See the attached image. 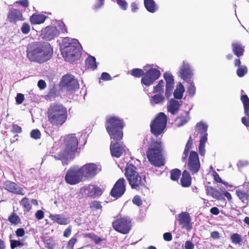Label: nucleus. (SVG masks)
<instances>
[{"label": "nucleus", "instance_id": "59", "mask_svg": "<svg viewBox=\"0 0 249 249\" xmlns=\"http://www.w3.org/2000/svg\"><path fill=\"white\" fill-rule=\"evenodd\" d=\"M195 247L194 244L192 241H187L185 243V249H194Z\"/></svg>", "mask_w": 249, "mask_h": 249}, {"label": "nucleus", "instance_id": "40", "mask_svg": "<svg viewBox=\"0 0 249 249\" xmlns=\"http://www.w3.org/2000/svg\"><path fill=\"white\" fill-rule=\"evenodd\" d=\"M164 84V82L163 80H160L158 84L154 87L153 92L163 95Z\"/></svg>", "mask_w": 249, "mask_h": 249}, {"label": "nucleus", "instance_id": "26", "mask_svg": "<svg viewBox=\"0 0 249 249\" xmlns=\"http://www.w3.org/2000/svg\"><path fill=\"white\" fill-rule=\"evenodd\" d=\"M241 62L240 58H235L234 60L235 67H238L236 70V74L239 77H242L248 72V68L245 65H241Z\"/></svg>", "mask_w": 249, "mask_h": 249}, {"label": "nucleus", "instance_id": "58", "mask_svg": "<svg viewBox=\"0 0 249 249\" xmlns=\"http://www.w3.org/2000/svg\"><path fill=\"white\" fill-rule=\"evenodd\" d=\"M36 217L38 220H41L44 218V212L42 210H38L36 211Z\"/></svg>", "mask_w": 249, "mask_h": 249}, {"label": "nucleus", "instance_id": "29", "mask_svg": "<svg viewBox=\"0 0 249 249\" xmlns=\"http://www.w3.org/2000/svg\"><path fill=\"white\" fill-rule=\"evenodd\" d=\"M192 184V178L190 173L186 170L183 171L180 178V184L183 187H189Z\"/></svg>", "mask_w": 249, "mask_h": 249}, {"label": "nucleus", "instance_id": "43", "mask_svg": "<svg viewBox=\"0 0 249 249\" xmlns=\"http://www.w3.org/2000/svg\"><path fill=\"white\" fill-rule=\"evenodd\" d=\"M187 82L189 84L187 88V91L190 96L193 97L196 93V87L192 80L191 81Z\"/></svg>", "mask_w": 249, "mask_h": 249}, {"label": "nucleus", "instance_id": "10", "mask_svg": "<svg viewBox=\"0 0 249 249\" xmlns=\"http://www.w3.org/2000/svg\"><path fill=\"white\" fill-rule=\"evenodd\" d=\"M207 125L202 123H197L196 124V131L197 136L198 134L201 135L200 137L199 144L198 146V152L201 156H204L205 154V145L207 140L208 134Z\"/></svg>", "mask_w": 249, "mask_h": 249}, {"label": "nucleus", "instance_id": "30", "mask_svg": "<svg viewBox=\"0 0 249 249\" xmlns=\"http://www.w3.org/2000/svg\"><path fill=\"white\" fill-rule=\"evenodd\" d=\"M50 218L57 224L61 225H66L70 223L69 218L65 217L60 214H50Z\"/></svg>", "mask_w": 249, "mask_h": 249}, {"label": "nucleus", "instance_id": "17", "mask_svg": "<svg viewBox=\"0 0 249 249\" xmlns=\"http://www.w3.org/2000/svg\"><path fill=\"white\" fill-rule=\"evenodd\" d=\"M236 194L239 199L245 204L244 207H247L249 202V182H245L242 187L236 190Z\"/></svg>", "mask_w": 249, "mask_h": 249}, {"label": "nucleus", "instance_id": "55", "mask_svg": "<svg viewBox=\"0 0 249 249\" xmlns=\"http://www.w3.org/2000/svg\"><path fill=\"white\" fill-rule=\"evenodd\" d=\"M213 175L214 179L216 182L226 185V183L222 180L219 175L216 172H214Z\"/></svg>", "mask_w": 249, "mask_h": 249}, {"label": "nucleus", "instance_id": "8", "mask_svg": "<svg viewBox=\"0 0 249 249\" xmlns=\"http://www.w3.org/2000/svg\"><path fill=\"white\" fill-rule=\"evenodd\" d=\"M167 116L163 112H160L150 124V131L156 137L164 131L167 124Z\"/></svg>", "mask_w": 249, "mask_h": 249}, {"label": "nucleus", "instance_id": "22", "mask_svg": "<svg viewBox=\"0 0 249 249\" xmlns=\"http://www.w3.org/2000/svg\"><path fill=\"white\" fill-rule=\"evenodd\" d=\"M59 31L55 26H47L42 31V37L47 40H51L59 35Z\"/></svg>", "mask_w": 249, "mask_h": 249}, {"label": "nucleus", "instance_id": "3", "mask_svg": "<svg viewBox=\"0 0 249 249\" xmlns=\"http://www.w3.org/2000/svg\"><path fill=\"white\" fill-rule=\"evenodd\" d=\"M162 145L160 140L151 139L146 152L150 163L156 167L164 165L165 162L162 154Z\"/></svg>", "mask_w": 249, "mask_h": 249}, {"label": "nucleus", "instance_id": "61", "mask_svg": "<svg viewBox=\"0 0 249 249\" xmlns=\"http://www.w3.org/2000/svg\"><path fill=\"white\" fill-rule=\"evenodd\" d=\"M37 86L40 89H43L46 87V83L43 80L38 81Z\"/></svg>", "mask_w": 249, "mask_h": 249}, {"label": "nucleus", "instance_id": "64", "mask_svg": "<svg viewBox=\"0 0 249 249\" xmlns=\"http://www.w3.org/2000/svg\"><path fill=\"white\" fill-rule=\"evenodd\" d=\"M71 227L69 226L68 228L65 229L64 231L63 235L66 237H68L71 234Z\"/></svg>", "mask_w": 249, "mask_h": 249}, {"label": "nucleus", "instance_id": "53", "mask_svg": "<svg viewBox=\"0 0 249 249\" xmlns=\"http://www.w3.org/2000/svg\"><path fill=\"white\" fill-rule=\"evenodd\" d=\"M24 100V96L22 93H18L16 97V103L18 105L23 103Z\"/></svg>", "mask_w": 249, "mask_h": 249}, {"label": "nucleus", "instance_id": "21", "mask_svg": "<svg viewBox=\"0 0 249 249\" xmlns=\"http://www.w3.org/2000/svg\"><path fill=\"white\" fill-rule=\"evenodd\" d=\"M163 77L166 82L165 96L167 98H169L174 87V77L170 72L168 71L163 74Z\"/></svg>", "mask_w": 249, "mask_h": 249}, {"label": "nucleus", "instance_id": "14", "mask_svg": "<svg viewBox=\"0 0 249 249\" xmlns=\"http://www.w3.org/2000/svg\"><path fill=\"white\" fill-rule=\"evenodd\" d=\"M125 180L124 178H119L114 185L111 189L110 195L114 198H119L122 196L126 190Z\"/></svg>", "mask_w": 249, "mask_h": 249}, {"label": "nucleus", "instance_id": "41", "mask_svg": "<svg viewBox=\"0 0 249 249\" xmlns=\"http://www.w3.org/2000/svg\"><path fill=\"white\" fill-rule=\"evenodd\" d=\"M8 220L12 224L15 225H18L21 222L19 216L14 212L8 217Z\"/></svg>", "mask_w": 249, "mask_h": 249}, {"label": "nucleus", "instance_id": "45", "mask_svg": "<svg viewBox=\"0 0 249 249\" xmlns=\"http://www.w3.org/2000/svg\"><path fill=\"white\" fill-rule=\"evenodd\" d=\"M144 72L141 69L135 68L131 71V74L135 77L139 78L142 76H144Z\"/></svg>", "mask_w": 249, "mask_h": 249}, {"label": "nucleus", "instance_id": "63", "mask_svg": "<svg viewBox=\"0 0 249 249\" xmlns=\"http://www.w3.org/2000/svg\"><path fill=\"white\" fill-rule=\"evenodd\" d=\"M131 11L132 12H136L139 9V4L136 2H132L131 4Z\"/></svg>", "mask_w": 249, "mask_h": 249}, {"label": "nucleus", "instance_id": "24", "mask_svg": "<svg viewBox=\"0 0 249 249\" xmlns=\"http://www.w3.org/2000/svg\"><path fill=\"white\" fill-rule=\"evenodd\" d=\"M181 104L174 98H172L169 101L167 106V110L172 115H175L178 112Z\"/></svg>", "mask_w": 249, "mask_h": 249}, {"label": "nucleus", "instance_id": "35", "mask_svg": "<svg viewBox=\"0 0 249 249\" xmlns=\"http://www.w3.org/2000/svg\"><path fill=\"white\" fill-rule=\"evenodd\" d=\"M19 203L25 213L29 212L32 209V205L28 197H25L22 198Z\"/></svg>", "mask_w": 249, "mask_h": 249}, {"label": "nucleus", "instance_id": "34", "mask_svg": "<svg viewBox=\"0 0 249 249\" xmlns=\"http://www.w3.org/2000/svg\"><path fill=\"white\" fill-rule=\"evenodd\" d=\"M193 141L191 136H190L186 145L184 150L183 156L182 157V160L183 162L186 161V159L188 157L189 152L190 150L191 149L192 145H193Z\"/></svg>", "mask_w": 249, "mask_h": 249}, {"label": "nucleus", "instance_id": "60", "mask_svg": "<svg viewBox=\"0 0 249 249\" xmlns=\"http://www.w3.org/2000/svg\"><path fill=\"white\" fill-rule=\"evenodd\" d=\"M163 239L166 241H170L172 240V235L170 232H165L163 234Z\"/></svg>", "mask_w": 249, "mask_h": 249}, {"label": "nucleus", "instance_id": "20", "mask_svg": "<svg viewBox=\"0 0 249 249\" xmlns=\"http://www.w3.org/2000/svg\"><path fill=\"white\" fill-rule=\"evenodd\" d=\"M2 187L6 191L17 195L23 196V189L14 182L8 180L2 183Z\"/></svg>", "mask_w": 249, "mask_h": 249}, {"label": "nucleus", "instance_id": "47", "mask_svg": "<svg viewBox=\"0 0 249 249\" xmlns=\"http://www.w3.org/2000/svg\"><path fill=\"white\" fill-rule=\"evenodd\" d=\"M11 235L10 236V247L11 249H14L18 247H21L23 244L18 240H11Z\"/></svg>", "mask_w": 249, "mask_h": 249}, {"label": "nucleus", "instance_id": "11", "mask_svg": "<svg viewBox=\"0 0 249 249\" xmlns=\"http://www.w3.org/2000/svg\"><path fill=\"white\" fill-rule=\"evenodd\" d=\"M65 179L70 185H75L84 180L80 168H71L67 171Z\"/></svg>", "mask_w": 249, "mask_h": 249}, {"label": "nucleus", "instance_id": "46", "mask_svg": "<svg viewBox=\"0 0 249 249\" xmlns=\"http://www.w3.org/2000/svg\"><path fill=\"white\" fill-rule=\"evenodd\" d=\"M89 208L92 210H97L101 209L102 206L100 202L98 201H93L89 203Z\"/></svg>", "mask_w": 249, "mask_h": 249}, {"label": "nucleus", "instance_id": "19", "mask_svg": "<svg viewBox=\"0 0 249 249\" xmlns=\"http://www.w3.org/2000/svg\"><path fill=\"white\" fill-rule=\"evenodd\" d=\"M7 19L10 23L16 24L18 21L24 20L25 18L21 11L11 8L8 12Z\"/></svg>", "mask_w": 249, "mask_h": 249}, {"label": "nucleus", "instance_id": "37", "mask_svg": "<svg viewBox=\"0 0 249 249\" xmlns=\"http://www.w3.org/2000/svg\"><path fill=\"white\" fill-rule=\"evenodd\" d=\"M164 101V97L161 94H156L150 99V104L154 106L155 104L162 103Z\"/></svg>", "mask_w": 249, "mask_h": 249}, {"label": "nucleus", "instance_id": "18", "mask_svg": "<svg viewBox=\"0 0 249 249\" xmlns=\"http://www.w3.org/2000/svg\"><path fill=\"white\" fill-rule=\"evenodd\" d=\"M193 75V72L189 63L184 61L178 71V76L186 82H190Z\"/></svg>", "mask_w": 249, "mask_h": 249}, {"label": "nucleus", "instance_id": "36", "mask_svg": "<svg viewBox=\"0 0 249 249\" xmlns=\"http://www.w3.org/2000/svg\"><path fill=\"white\" fill-rule=\"evenodd\" d=\"M241 100L243 104L244 113L249 119V98L246 94L242 95Z\"/></svg>", "mask_w": 249, "mask_h": 249}, {"label": "nucleus", "instance_id": "51", "mask_svg": "<svg viewBox=\"0 0 249 249\" xmlns=\"http://www.w3.org/2000/svg\"><path fill=\"white\" fill-rule=\"evenodd\" d=\"M132 202L134 204L140 206L142 205V201L139 196L136 195L134 196L132 199Z\"/></svg>", "mask_w": 249, "mask_h": 249}, {"label": "nucleus", "instance_id": "44", "mask_svg": "<svg viewBox=\"0 0 249 249\" xmlns=\"http://www.w3.org/2000/svg\"><path fill=\"white\" fill-rule=\"evenodd\" d=\"M181 175V171L178 169H174L171 171V179L174 181L178 180Z\"/></svg>", "mask_w": 249, "mask_h": 249}, {"label": "nucleus", "instance_id": "56", "mask_svg": "<svg viewBox=\"0 0 249 249\" xmlns=\"http://www.w3.org/2000/svg\"><path fill=\"white\" fill-rule=\"evenodd\" d=\"M101 78L104 81L111 80V77L107 72H104L101 74Z\"/></svg>", "mask_w": 249, "mask_h": 249}, {"label": "nucleus", "instance_id": "5", "mask_svg": "<svg viewBox=\"0 0 249 249\" xmlns=\"http://www.w3.org/2000/svg\"><path fill=\"white\" fill-rule=\"evenodd\" d=\"M137 167L132 163H127L125 169V176L132 189L137 191L146 187V177L137 171Z\"/></svg>", "mask_w": 249, "mask_h": 249}, {"label": "nucleus", "instance_id": "16", "mask_svg": "<svg viewBox=\"0 0 249 249\" xmlns=\"http://www.w3.org/2000/svg\"><path fill=\"white\" fill-rule=\"evenodd\" d=\"M83 178L94 177L98 173L97 166L92 163H87L80 168Z\"/></svg>", "mask_w": 249, "mask_h": 249}, {"label": "nucleus", "instance_id": "48", "mask_svg": "<svg viewBox=\"0 0 249 249\" xmlns=\"http://www.w3.org/2000/svg\"><path fill=\"white\" fill-rule=\"evenodd\" d=\"M30 136L32 138L38 140L41 137V133L37 129H33L30 133Z\"/></svg>", "mask_w": 249, "mask_h": 249}, {"label": "nucleus", "instance_id": "50", "mask_svg": "<svg viewBox=\"0 0 249 249\" xmlns=\"http://www.w3.org/2000/svg\"><path fill=\"white\" fill-rule=\"evenodd\" d=\"M11 132L13 133H20L22 132V128L16 124L12 125Z\"/></svg>", "mask_w": 249, "mask_h": 249}, {"label": "nucleus", "instance_id": "32", "mask_svg": "<svg viewBox=\"0 0 249 249\" xmlns=\"http://www.w3.org/2000/svg\"><path fill=\"white\" fill-rule=\"evenodd\" d=\"M144 5L146 9L152 13L156 12L158 9L154 0H144Z\"/></svg>", "mask_w": 249, "mask_h": 249}, {"label": "nucleus", "instance_id": "15", "mask_svg": "<svg viewBox=\"0 0 249 249\" xmlns=\"http://www.w3.org/2000/svg\"><path fill=\"white\" fill-rule=\"evenodd\" d=\"M62 84L65 89L69 91L73 92L79 89V84L74 76L67 74L63 76L62 80Z\"/></svg>", "mask_w": 249, "mask_h": 249}, {"label": "nucleus", "instance_id": "62", "mask_svg": "<svg viewBox=\"0 0 249 249\" xmlns=\"http://www.w3.org/2000/svg\"><path fill=\"white\" fill-rule=\"evenodd\" d=\"M16 233L17 236L22 237L25 234L24 230L23 228H19L16 231Z\"/></svg>", "mask_w": 249, "mask_h": 249}, {"label": "nucleus", "instance_id": "23", "mask_svg": "<svg viewBox=\"0 0 249 249\" xmlns=\"http://www.w3.org/2000/svg\"><path fill=\"white\" fill-rule=\"evenodd\" d=\"M178 221L182 228H185L189 231L192 229V225L191 222V218L188 213L183 212L179 214Z\"/></svg>", "mask_w": 249, "mask_h": 249}, {"label": "nucleus", "instance_id": "33", "mask_svg": "<svg viewBox=\"0 0 249 249\" xmlns=\"http://www.w3.org/2000/svg\"><path fill=\"white\" fill-rule=\"evenodd\" d=\"M102 194V189L99 187L94 185L91 189H89L87 196L95 198L101 196Z\"/></svg>", "mask_w": 249, "mask_h": 249}, {"label": "nucleus", "instance_id": "31", "mask_svg": "<svg viewBox=\"0 0 249 249\" xmlns=\"http://www.w3.org/2000/svg\"><path fill=\"white\" fill-rule=\"evenodd\" d=\"M190 119L189 113L186 111L184 115H180L177 117L175 120L176 125L178 127H180L186 124Z\"/></svg>", "mask_w": 249, "mask_h": 249}, {"label": "nucleus", "instance_id": "27", "mask_svg": "<svg viewBox=\"0 0 249 249\" xmlns=\"http://www.w3.org/2000/svg\"><path fill=\"white\" fill-rule=\"evenodd\" d=\"M206 192L207 195L210 196L217 200H222L224 199L222 194L217 189L212 186H207L206 187Z\"/></svg>", "mask_w": 249, "mask_h": 249}, {"label": "nucleus", "instance_id": "28", "mask_svg": "<svg viewBox=\"0 0 249 249\" xmlns=\"http://www.w3.org/2000/svg\"><path fill=\"white\" fill-rule=\"evenodd\" d=\"M47 17L43 14H33L30 18V21L32 25L40 24L44 22Z\"/></svg>", "mask_w": 249, "mask_h": 249}, {"label": "nucleus", "instance_id": "12", "mask_svg": "<svg viewBox=\"0 0 249 249\" xmlns=\"http://www.w3.org/2000/svg\"><path fill=\"white\" fill-rule=\"evenodd\" d=\"M161 75L160 71L156 68H150L144 74L141 79L142 84L149 87L159 78Z\"/></svg>", "mask_w": 249, "mask_h": 249}, {"label": "nucleus", "instance_id": "1", "mask_svg": "<svg viewBox=\"0 0 249 249\" xmlns=\"http://www.w3.org/2000/svg\"><path fill=\"white\" fill-rule=\"evenodd\" d=\"M105 125L111 139V155L113 157L119 158L125 152L126 149L125 145L122 141L124 136V123L123 119L116 116H111L107 119Z\"/></svg>", "mask_w": 249, "mask_h": 249}, {"label": "nucleus", "instance_id": "54", "mask_svg": "<svg viewBox=\"0 0 249 249\" xmlns=\"http://www.w3.org/2000/svg\"><path fill=\"white\" fill-rule=\"evenodd\" d=\"M117 4L124 10L127 8V3L125 0H116Z\"/></svg>", "mask_w": 249, "mask_h": 249}, {"label": "nucleus", "instance_id": "9", "mask_svg": "<svg viewBox=\"0 0 249 249\" xmlns=\"http://www.w3.org/2000/svg\"><path fill=\"white\" fill-rule=\"evenodd\" d=\"M113 228L116 231L122 234L128 233L131 229V221L126 217L117 218L112 223Z\"/></svg>", "mask_w": 249, "mask_h": 249}, {"label": "nucleus", "instance_id": "4", "mask_svg": "<svg viewBox=\"0 0 249 249\" xmlns=\"http://www.w3.org/2000/svg\"><path fill=\"white\" fill-rule=\"evenodd\" d=\"M47 115L50 124L53 126L60 127L67 121L68 111L62 104L54 103L48 108Z\"/></svg>", "mask_w": 249, "mask_h": 249}, {"label": "nucleus", "instance_id": "2", "mask_svg": "<svg viewBox=\"0 0 249 249\" xmlns=\"http://www.w3.org/2000/svg\"><path fill=\"white\" fill-rule=\"evenodd\" d=\"M53 49L47 42H36L28 45L27 55L32 61L42 63L50 60L52 57Z\"/></svg>", "mask_w": 249, "mask_h": 249}, {"label": "nucleus", "instance_id": "57", "mask_svg": "<svg viewBox=\"0 0 249 249\" xmlns=\"http://www.w3.org/2000/svg\"><path fill=\"white\" fill-rule=\"evenodd\" d=\"M15 3H18L25 8L29 6V1L28 0H19L16 1Z\"/></svg>", "mask_w": 249, "mask_h": 249}, {"label": "nucleus", "instance_id": "52", "mask_svg": "<svg viewBox=\"0 0 249 249\" xmlns=\"http://www.w3.org/2000/svg\"><path fill=\"white\" fill-rule=\"evenodd\" d=\"M77 242V239L76 238H71L68 243L67 248L69 249H73V247Z\"/></svg>", "mask_w": 249, "mask_h": 249}, {"label": "nucleus", "instance_id": "25", "mask_svg": "<svg viewBox=\"0 0 249 249\" xmlns=\"http://www.w3.org/2000/svg\"><path fill=\"white\" fill-rule=\"evenodd\" d=\"M232 51L239 58L243 55L245 52V46L240 42H234L231 43Z\"/></svg>", "mask_w": 249, "mask_h": 249}, {"label": "nucleus", "instance_id": "7", "mask_svg": "<svg viewBox=\"0 0 249 249\" xmlns=\"http://www.w3.org/2000/svg\"><path fill=\"white\" fill-rule=\"evenodd\" d=\"M65 147L63 151L58 154V159L62 160L63 164H68L67 160L69 157L74 155L77 151L78 141L75 134L68 135L65 139Z\"/></svg>", "mask_w": 249, "mask_h": 249}, {"label": "nucleus", "instance_id": "6", "mask_svg": "<svg viewBox=\"0 0 249 249\" xmlns=\"http://www.w3.org/2000/svg\"><path fill=\"white\" fill-rule=\"evenodd\" d=\"M61 52L63 57L68 62H73L81 55L77 40L69 37H65L62 40Z\"/></svg>", "mask_w": 249, "mask_h": 249}, {"label": "nucleus", "instance_id": "38", "mask_svg": "<svg viewBox=\"0 0 249 249\" xmlns=\"http://www.w3.org/2000/svg\"><path fill=\"white\" fill-rule=\"evenodd\" d=\"M86 65L88 68L95 70L97 68L96 58L92 56H89L85 61Z\"/></svg>", "mask_w": 249, "mask_h": 249}, {"label": "nucleus", "instance_id": "42", "mask_svg": "<svg viewBox=\"0 0 249 249\" xmlns=\"http://www.w3.org/2000/svg\"><path fill=\"white\" fill-rule=\"evenodd\" d=\"M231 240L234 244H241L242 241L241 235L237 233H234L231 235Z\"/></svg>", "mask_w": 249, "mask_h": 249}, {"label": "nucleus", "instance_id": "39", "mask_svg": "<svg viewBox=\"0 0 249 249\" xmlns=\"http://www.w3.org/2000/svg\"><path fill=\"white\" fill-rule=\"evenodd\" d=\"M185 91L184 88L182 84L179 83L174 92V96L175 99H181Z\"/></svg>", "mask_w": 249, "mask_h": 249}, {"label": "nucleus", "instance_id": "13", "mask_svg": "<svg viewBox=\"0 0 249 249\" xmlns=\"http://www.w3.org/2000/svg\"><path fill=\"white\" fill-rule=\"evenodd\" d=\"M187 167L192 175L196 174L199 171L200 163L196 152L192 151L190 153Z\"/></svg>", "mask_w": 249, "mask_h": 249}, {"label": "nucleus", "instance_id": "49", "mask_svg": "<svg viewBox=\"0 0 249 249\" xmlns=\"http://www.w3.org/2000/svg\"><path fill=\"white\" fill-rule=\"evenodd\" d=\"M21 31L23 34H27L30 31V25L28 23L24 22L21 27Z\"/></svg>", "mask_w": 249, "mask_h": 249}]
</instances>
